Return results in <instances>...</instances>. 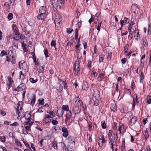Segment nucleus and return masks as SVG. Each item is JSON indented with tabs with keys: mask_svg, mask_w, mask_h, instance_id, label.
<instances>
[{
	"mask_svg": "<svg viewBox=\"0 0 151 151\" xmlns=\"http://www.w3.org/2000/svg\"><path fill=\"white\" fill-rule=\"evenodd\" d=\"M80 69L79 62L78 61H76L74 64L73 70L75 71V74L77 75Z\"/></svg>",
	"mask_w": 151,
	"mask_h": 151,
	"instance_id": "f257e3e1",
	"label": "nucleus"
},
{
	"mask_svg": "<svg viewBox=\"0 0 151 151\" xmlns=\"http://www.w3.org/2000/svg\"><path fill=\"white\" fill-rule=\"evenodd\" d=\"M12 29L13 32L14 33L15 35H17L18 38H23V36L22 35L18 33V28L14 24L12 26Z\"/></svg>",
	"mask_w": 151,
	"mask_h": 151,
	"instance_id": "f03ea898",
	"label": "nucleus"
},
{
	"mask_svg": "<svg viewBox=\"0 0 151 151\" xmlns=\"http://www.w3.org/2000/svg\"><path fill=\"white\" fill-rule=\"evenodd\" d=\"M68 139L69 141V145L73 148L75 146V139L72 136H70L68 137Z\"/></svg>",
	"mask_w": 151,
	"mask_h": 151,
	"instance_id": "7ed1b4c3",
	"label": "nucleus"
},
{
	"mask_svg": "<svg viewBox=\"0 0 151 151\" xmlns=\"http://www.w3.org/2000/svg\"><path fill=\"white\" fill-rule=\"evenodd\" d=\"M72 117V114L71 111H68L66 112L65 117L66 118L65 120V123L67 124L68 121Z\"/></svg>",
	"mask_w": 151,
	"mask_h": 151,
	"instance_id": "20e7f679",
	"label": "nucleus"
},
{
	"mask_svg": "<svg viewBox=\"0 0 151 151\" xmlns=\"http://www.w3.org/2000/svg\"><path fill=\"white\" fill-rule=\"evenodd\" d=\"M118 138V136L117 134H115L114 133L113 134V136H112L111 138V139L110 138H109V141L116 143V141L117 139Z\"/></svg>",
	"mask_w": 151,
	"mask_h": 151,
	"instance_id": "39448f33",
	"label": "nucleus"
},
{
	"mask_svg": "<svg viewBox=\"0 0 151 151\" xmlns=\"http://www.w3.org/2000/svg\"><path fill=\"white\" fill-rule=\"evenodd\" d=\"M31 111H26L24 114V116L26 120H29L31 119Z\"/></svg>",
	"mask_w": 151,
	"mask_h": 151,
	"instance_id": "423d86ee",
	"label": "nucleus"
},
{
	"mask_svg": "<svg viewBox=\"0 0 151 151\" xmlns=\"http://www.w3.org/2000/svg\"><path fill=\"white\" fill-rule=\"evenodd\" d=\"M129 19L126 17H124L123 20H120V24L122 27H123L124 25L128 23L129 22Z\"/></svg>",
	"mask_w": 151,
	"mask_h": 151,
	"instance_id": "0eeeda50",
	"label": "nucleus"
},
{
	"mask_svg": "<svg viewBox=\"0 0 151 151\" xmlns=\"http://www.w3.org/2000/svg\"><path fill=\"white\" fill-rule=\"evenodd\" d=\"M101 138H100L98 140V144L99 146H102L103 143L105 142V139L104 136H102Z\"/></svg>",
	"mask_w": 151,
	"mask_h": 151,
	"instance_id": "6e6552de",
	"label": "nucleus"
},
{
	"mask_svg": "<svg viewBox=\"0 0 151 151\" xmlns=\"http://www.w3.org/2000/svg\"><path fill=\"white\" fill-rule=\"evenodd\" d=\"M46 7L45 6L41 7L39 9V13L45 15Z\"/></svg>",
	"mask_w": 151,
	"mask_h": 151,
	"instance_id": "1a4fd4ad",
	"label": "nucleus"
},
{
	"mask_svg": "<svg viewBox=\"0 0 151 151\" xmlns=\"http://www.w3.org/2000/svg\"><path fill=\"white\" fill-rule=\"evenodd\" d=\"M62 131L63 132V136L66 137L68 135V132L66 128L65 127H63L62 129Z\"/></svg>",
	"mask_w": 151,
	"mask_h": 151,
	"instance_id": "9d476101",
	"label": "nucleus"
},
{
	"mask_svg": "<svg viewBox=\"0 0 151 151\" xmlns=\"http://www.w3.org/2000/svg\"><path fill=\"white\" fill-rule=\"evenodd\" d=\"M22 109V106L19 103V102L17 104V109L16 111V113L17 114V115H18L17 114H18V116H19V114L20 113V111H19V110H21Z\"/></svg>",
	"mask_w": 151,
	"mask_h": 151,
	"instance_id": "9b49d317",
	"label": "nucleus"
},
{
	"mask_svg": "<svg viewBox=\"0 0 151 151\" xmlns=\"http://www.w3.org/2000/svg\"><path fill=\"white\" fill-rule=\"evenodd\" d=\"M65 1V0H58L57 1L58 6H59L60 8L64 5Z\"/></svg>",
	"mask_w": 151,
	"mask_h": 151,
	"instance_id": "f8f14e48",
	"label": "nucleus"
},
{
	"mask_svg": "<svg viewBox=\"0 0 151 151\" xmlns=\"http://www.w3.org/2000/svg\"><path fill=\"white\" fill-rule=\"evenodd\" d=\"M89 85L86 82L84 83L83 84L82 86V88L83 90L87 91L88 90Z\"/></svg>",
	"mask_w": 151,
	"mask_h": 151,
	"instance_id": "ddd939ff",
	"label": "nucleus"
},
{
	"mask_svg": "<svg viewBox=\"0 0 151 151\" xmlns=\"http://www.w3.org/2000/svg\"><path fill=\"white\" fill-rule=\"evenodd\" d=\"M7 79L8 80L7 85L10 88L12 87V83H13L14 82L12 78L9 76L7 77Z\"/></svg>",
	"mask_w": 151,
	"mask_h": 151,
	"instance_id": "4468645a",
	"label": "nucleus"
},
{
	"mask_svg": "<svg viewBox=\"0 0 151 151\" xmlns=\"http://www.w3.org/2000/svg\"><path fill=\"white\" fill-rule=\"evenodd\" d=\"M60 129V127L58 125L54 126L52 128V131L53 133H56L57 131H59Z\"/></svg>",
	"mask_w": 151,
	"mask_h": 151,
	"instance_id": "2eb2a0df",
	"label": "nucleus"
},
{
	"mask_svg": "<svg viewBox=\"0 0 151 151\" xmlns=\"http://www.w3.org/2000/svg\"><path fill=\"white\" fill-rule=\"evenodd\" d=\"M19 39H16V38H14L13 41V46L15 47V48H17L18 47V41Z\"/></svg>",
	"mask_w": 151,
	"mask_h": 151,
	"instance_id": "dca6fc26",
	"label": "nucleus"
},
{
	"mask_svg": "<svg viewBox=\"0 0 151 151\" xmlns=\"http://www.w3.org/2000/svg\"><path fill=\"white\" fill-rule=\"evenodd\" d=\"M138 6L137 4H133L132 6L131 9L132 10H134V12L135 13V11H137L138 9Z\"/></svg>",
	"mask_w": 151,
	"mask_h": 151,
	"instance_id": "f3484780",
	"label": "nucleus"
},
{
	"mask_svg": "<svg viewBox=\"0 0 151 151\" xmlns=\"http://www.w3.org/2000/svg\"><path fill=\"white\" fill-rule=\"evenodd\" d=\"M50 4L52 5V7L55 8L58 6V3L55 2V0H50Z\"/></svg>",
	"mask_w": 151,
	"mask_h": 151,
	"instance_id": "a211bd4d",
	"label": "nucleus"
},
{
	"mask_svg": "<svg viewBox=\"0 0 151 151\" xmlns=\"http://www.w3.org/2000/svg\"><path fill=\"white\" fill-rule=\"evenodd\" d=\"M80 99L78 96L76 97L75 96V97L74 98L75 103L78 105H79L80 104Z\"/></svg>",
	"mask_w": 151,
	"mask_h": 151,
	"instance_id": "6ab92c4d",
	"label": "nucleus"
},
{
	"mask_svg": "<svg viewBox=\"0 0 151 151\" xmlns=\"http://www.w3.org/2000/svg\"><path fill=\"white\" fill-rule=\"evenodd\" d=\"M22 62L21 63V67L22 69L23 70H25L26 68L27 65V63L25 61H21Z\"/></svg>",
	"mask_w": 151,
	"mask_h": 151,
	"instance_id": "aec40b11",
	"label": "nucleus"
},
{
	"mask_svg": "<svg viewBox=\"0 0 151 151\" xmlns=\"http://www.w3.org/2000/svg\"><path fill=\"white\" fill-rule=\"evenodd\" d=\"M73 109L74 113L75 115L77 114L80 111V110L78 107H75L73 108Z\"/></svg>",
	"mask_w": 151,
	"mask_h": 151,
	"instance_id": "412c9836",
	"label": "nucleus"
},
{
	"mask_svg": "<svg viewBox=\"0 0 151 151\" xmlns=\"http://www.w3.org/2000/svg\"><path fill=\"white\" fill-rule=\"evenodd\" d=\"M137 117L136 116L133 117L131 119L130 122L132 124L131 125L132 126L133 124H134L136 122L137 120Z\"/></svg>",
	"mask_w": 151,
	"mask_h": 151,
	"instance_id": "4be33fe9",
	"label": "nucleus"
},
{
	"mask_svg": "<svg viewBox=\"0 0 151 151\" xmlns=\"http://www.w3.org/2000/svg\"><path fill=\"white\" fill-rule=\"evenodd\" d=\"M142 44L144 46L146 47L147 46L148 43L146 38H143L142 39Z\"/></svg>",
	"mask_w": 151,
	"mask_h": 151,
	"instance_id": "5701e85b",
	"label": "nucleus"
},
{
	"mask_svg": "<svg viewBox=\"0 0 151 151\" xmlns=\"http://www.w3.org/2000/svg\"><path fill=\"white\" fill-rule=\"evenodd\" d=\"M32 58L33 60L34 61V62L35 63V65H38L37 63V62L36 60V58L35 57V53H32Z\"/></svg>",
	"mask_w": 151,
	"mask_h": 151,
	"instance_id": "b1692460",
	"label": "nucleus"
},
{
	"mask_svg": "<svg viewBox=\"0 0 151 151\" xmlns=\"http://www.w3.org/2000/svg\"><path fill=\"white\" fill-rule=\"evenodd\" d=\"M45 15L42 14H40L37 16V19L39 20H43Z\"/></svg>",
	"mask_w": 151,
	"mask_h": 151,
	"instance_id": "393cba45",
	"label": "nucleus"
},
{
	"mask_svg": "<svg viewBox=\"0 0 151 151\" xmlns=\"http://www.w3.org/2000/svg\"><path fill=\"white\" fill-rule=\"evenodd\" d=\"M55 27L57 29L59 30L61 26L60 22H55Z\"/></svg>",
	"mask_w": 151,
	"mask_h": 151,
	"instance_id": "a878e982",
	"label": "nucleus"
},
{
	"mask_svg": "<svg viewBox=\"0 0 151 151\" xmlns=\"http://www.w3.org/2000/svg\"><path fill=\"white\" fill-rule=\"evenodd\" d=\"M31 100V105L33 106L35 103V96H33V97L30 99Z\"/></svg>",
	"mask_w": 151,
	"mask_h": 151,
	"instance_id": "bb28decb",
	"label": "nucleus"
},
{
	"mask_svg": "<svg viewBox=\"0 0 151 151\" xmlns=\"http://www.w3.org/2000/svg\"><path fill=\"white\" fill-rule=\"evenodd\" d=\"M111 111L115 112L116 110V106L115 104H112L110 107Z\"/></svg>",
	"mask_w": 151,
	"mask_h": 151,
	"instance_id": "cd10ccee",
	"label": "nucleus"
},
{
	"mask_svg": "<svg viewBox=\"0 0 151 151\" xmlns=\"http://www.w3.org/2000/svg\"><path fill=\"white\" fill-rule=\"evenodd\" d=\"M22 45L24 51L25 52L27 51H28V49L27 48V45L24 42H23L22 43Z\"/></svg>",
	"mask_w": 151,
	"mask_h": 151,
	"instance_id": "c85d7f7f",
	"label": "nucleus"
},
{
	"mask_svg": "<svg viewBox=\"0 0 151 151\" xmlns=\"http://www.w3.org/2000/svg\"><path fill=\"white\" fill-rule=\"evenodd\" d=\"M144 137L145 141L147 140L149 137L148 133L147 130H146L145 132Z\"/></svg>",
	"mask_w": 151,
	"mask_h": 151,
	"instance_id": "c756f323",
	"label": "nucleus"
},
{
	"mask_svg": "<svg viewBox=\"0 0 151 151\" xmlns=\"http://www.w3.org/2000/svg\"><path fill=\"white\" fill-rule=\"evenodd\" d=\"M28 121L24 122V125H29V126H30L33 123V122L31 120H27Z\"/></svg>",
	"mask_w": 151,
	"mask_h": 151,
	"instance_id": "7c9ffc66",
	"label": "nucleus"
},
{
	"mask_svg": "<svg viewBox=\"0 0 151 151\" xmlns=\"http://www.w3.org/2000/svg\"><path fill=\"white\" fill-rule=\"evenodd\" d=\"M101 21L100 20H99L98 22V25L97 26H96L97 29L99 31V32L100 30V28L101 26Z\"/></svg>",
	"mask_w": 151,
	"mask_h": 151,
	"instance_id": "2f4dec72",
	"label": "nucleus"
},
{
	"mask_svg": "<svg viewBox=\"0 0 151 151\" xmlns=\"http://www.w3.org/2000/svg\"><path fill=\"white\" fill-rule=\"evenodd\" d=\"M59 144L60 145L61 147L63 149V151H64V150H66V147L65 145V144L63 142H61L59 143Z\"/></svg>",
	"mask_w": 151,
	"mask_h": 151,
	"instance_id": "473e14b6",
	"label": "nucleus"
},
{
	"mask_svg": "<svg viewBox=\"0 0 151 151\" xmlns=\"http://www.w3.org/2000/svg\"><path fill=\"white\" fill-rule=\"evenodd\" d=\"M124 125L123 124H121L119 125L118 127V130L119 131V134H121V130L122 128L124 129Z\"/></svg>",
	"mask_w": 151,
	"mask_h": 151,
	"instance_id": "72a5a7b5",
	"label": "nucleus"
},
{
	"mask_svg": "<svg viewBox=\"0 0 151 151\" xmlns=\"http://www.w3.org/2000/svg\"><path fill=\"white\" fill-rule=\"evenodd\" d=\"M63 110H64L65 111H68L69 107L68 105H65L63 106L62 107Z\"/></svg>",
	"mask_w": 151,
	"mask_h": 151,
	"instance_id": "f704fd0d",
	"label": "nucleus"
},
{
	"mask_svg": "<svg viewBox=\"0 0 151 151\" xmlns=\"http://www.w3.org/2000/svg\"><path fill=\"white\" fill-rule=\"evenodd\" d=\"M104 77V74L103 73H101L99 76L97 78L98 80V81H101Z\"/></svg>",
	"mask_w": 151,
	"mask_h": 151,
	"instance_id": "c9c22d12",
	"label": "nucleus"
},
{
	"mask_svg": "<svg viewBox=\"0 0 151 151\" xmlns=\"http://www.w3.org/2000/svg\"><path fill=\"white\" fill-rule=\"evenodd\" d=\"M15 142L18 146L20 147L22 146V145L19 140L16 139L15 140Z\"/></svg>",
	"mask_w": 151,
	"mask_h": 151,
	"instance_id": "e433bc0d",
	"label": "nucleus"
},
{
	"mask_svg": "<svg viewBox=\"0 0 151 151\" xmlns=\"http://www.w3.org/2000/svg\"><path fill=\"white\" fill-rule=\"evenodd\" d=\"M25 86L24 83H22L20 84L19 86L18 87L20 88H21V91L23 90L25 88Z\"/></svg>",
	"mask_w": 151,
	"mask_h": 151,
	"instance_id": "4c0bfd02",
	"label": "nucleus"
},
{
	"mask_svg": "<svg viewBox=\"0 0 151 151\" xmlns=\"http://www.w3.org/2000/svg\"><path fill=\"white\" fill-rule=\"evenodd\" d=\"M4 6L6 7L7 11H8L9 12V8H10L9 7H10V5L9 4V3H8V2H6V3H5L4 4Z\"/></svg>",
	"mask_w": 151,
	"mask_h": 151,
	"instance_id": "58836bf2",
	"label": "nucleus"
},
{
	"mask_svg": "<svg viewBox=\"0 0 151 151\" xmlns=\"http://www.w3.org/2000/svg\"><path fill=\"white\" fill-rule=\"evenodd\" d=\"M10 61L12 64H15L16 63V59L14 57L12 56L11 58Z\"/></svg>",
	"mask_w": 151,
	"mask_h": 151,
	"instance_id": "ea45409f",
	"label": "nucleus"
},
{
	"mask_svg": "<svg viewBox=\"0 0 151 151\" xmlns=\"http://www.w3.org/2000/svg\"><path fill=\"white\" fill-rule=\"evenodd\" d=\"M101 127L103 129H105L106 128V125L104 121H102L101 122Z\"/></svg>",
	"mask_w": 151,
	"mask_h": 151,
	"instance_id": "a19ab883",
	"label": "nucleus"
},
{
	"mask_svg": "<svg viewBox=\"0 0 151 151\" xmlns=\"http://www.w3.org/2000/svg\"><path fill=\"white\" fill-rule=\"evenodd\" d=\"M52 146L55 149H57V143L55 141H54L52 142Z\"/></svg>",
	"mask_w": 151,
	"mask_h": 151,
	"instance_id": "79ce46f5",
	"label": "nucleus"
},
{
	"mask_svg": "<svg viewBox=\"0 0 151 151\" xmlns=\"http://www.w3.org/2000/svg\"><path fill=\"white\" fill-rule=\"evenodd\" d=\"M44 70V69L42 66H40L38 70V71L39 73H42Z\"/></svg>",
	"mask_w": 151,
	"mask_h": 151,
	"instance_id": "37998d69",
	"label": "nucleus"
},
{
	"mask_svg": "<svg viewBox=\"0 0 151 151\" xmlns=\"http://www.w3.org/2000/svg\"><path fill=\"white\" fill-rule=\"evenodd\" d=\"M39 104L43 105L44 103V100L43 99H40L38 100Z\"/></svg>",
	"mask_w": 151,
	"mask_h": 151,
	"instance_id": "c03bdc74",
	"label": "nucleus"
},
{
	"mask_svg": "<svg viewBox=\"0 0 151 151\" xmlns=\"http://www.w3.org/2000/svg\"><path fill=\"white\" fill-rule=\"evenodd\" d=\"M10 38H18V36H17V35H15L14 33H13L12 34H11L10 36Z\"/></svg>",
	"mask_w": 151,
	"mask_h": 151,
	"instance_id": "a18cd8bd",
	"label": "nucleus"
},
{
	"mask_svg": "<svg viewBox=\"0 0 151 151\" xmlns=\"http://www.w3.org/2000/svg\"><path fill=\"white\" fill-rule=\"evenodd\" d=\"M132 70H133V72L134 73H137L138 68L137 67H135L134 68H133Z\"/></svg>",
	"mask_w": 151,
	"mask_h": 151,
	"instance_id": "49530a36",
	"label": "nucleus"
},
{
	"mask_svg": "<svg viewBox=\"0 0 151 151\" xmlns=\"http://www.w3.org/2000/svg\"><path fill=\"white\" fill-rule=\"evenodd\" d=\"M148 99L147 103L148 104H150L151 103V96H150L148 95L147 97Z\"/></svg>",
	"mask_w": 151,
	"mask_h": 151,
	"instance_id": "de8ad7c7",
	"label": "nucleus"
},
{
	"mask_svg": "<svg viewBox=\"0 0 151 151\" xmlns=\"http://www.w3.org/2000/svg\"><path fill=\"white\" fill-rule=\"evenodd\" d=\"M13 14L12 13H9L8 15V19L9 20H11L13 18Z\"/></svg>",
	"mask_w": 151,
	"mask_h": 151,
	"instance_id": "09e8293b",
	"label": "nucleus"
},
{
	"mask_svg": "<svg viewBox=\"0 0 151 151\" xmlns=\"http://www.w3.org/2000/svg\"><path fill=\"white\" fill-rule=\"evenodd\" d=\"M56 43V42L55 40H52L51 43V45L52 47H54L55 48V47Z\"/></svg>",
	"mask_w": 151,
	"mask_h": 151,
	"instance_id": "8fccbe9b",
	"label": "nucleus"
},
{
	"mask_svg": "<svg viewBox=\"0 0 151 151\" xmlns=\"http://www.w3.org/2000/svg\"><path fill=\"white\" fill-rule=\"evenodd\" d=\"M6 140V138L4 136L0 137V140L2 142H4Z\"/></svg>",
	"mask_w": 151,
	"mask_h": 151,
	"instance_id": "3c124183",
	"label": "nucleus"
},
{
	"mask_svg": "<svg viewBox=\"0 0 151 151\" xmlns=\"http://www.w3.org/2000/svg\"><path fill=\"white\" fill-rule=\"evenodd\" d=\"M94 105L97 106H98L99 104V101L98 99H96L94 102Z\"/></svg>",
	"mask_w": 151,
	"mask_h": 151,
	"instance_id": "603ef678",
	"label": "nucleus"
},
{
	"mask_svg": "<svg viewBox=\"0 0 151 151\" xmlns=\"http://www.w3.org/2000/svg\"><path fill=\"white\" fill-rule=\"evenodd\" d=\"M59 113L58 114V116L59 117V116L60 115V116L61 117V116L63 115V111L62 110H60L59 111Z\"/></svg>",
	"mask_w": 151,
	"mask_h": 151,
	"instance_id": "864d4df0",
	"label": "nucleus"
},
{
	"mask_svg": "<svg viewBox=\"0 0 151 151\" xmlns=\"http://www.w3.org/2000/svg\"><path fill=\"white\" fill-rule=\"evenodd\" d=\"M44 54L46 58L48 57L49 56L48 55V50L47 49L45 50Z\"/></svg>",
	"mask_w": 151,
	"mask_h": 151,
	"instance_id": "5fc2aeb1",
	"label": "nucleus"
},
{
	"mask_svg": "<svg viewBox=\"0 0 151 151\" xmlns=\"http://www.w3.org/2000/svg\"><path fill=\"white\" fill-rule=\"evenodd\" d=\"M55 18H57L58 19H61V17L59 13H57L55 14Z\"/></svg>",
	"mask_w": 151,
	"mask_h": 151,
	"instance_id": "6e6d98bb",
	"label": "nucleus"
},
{
	"mask_svg": "<svg viewBox=\"0 0 151 151\" xmlns=\"http://www.w3.org/2000/svg\"><path fill=\"white\" fill-rule=\"evenodd\" d=\"M52 123L54 125H57L58 124V122L56 120H53L52 122Z\"/></svg>",
	"mask_w": 151,
	"mask_h": 151,
	"instance_id": "4d7b16f0",
	"label": "nucleus"
},
{
	"mask_svg": "<svg viewBox=\"0 0 151 151\" xmlns=\"http://www.w3.org/2000/svg\"><path fill=\"white\" fill-rule=\"evenodd\" d=\"M78 29H75V38H78Z\"/></svg>",
	"mask_w": 151,
	"mask_h": 151,
	"instance_id": "13d9d810",
	"label": "nucleus"
},
{
	"mask_svg": "<svg viewBox=\"0 0 151 151\" xmlns=\"http://www.w3.org/2000/svg\"><path fill=\"white\" fill-rule=\"evenodd\" d=\"M114 142H111V141L109 142V143L110 145L109 147L111 149H113L114 147Z\"/></svg>",
	"mask_w": 151,
	"mask_h": 151,
	"instance_id": "bf43d9fd",
	"label": "nucleus"
},
{
	"mask_svg": "<svg viewBox=\"0 0 151 151\" xmlns=\"http://www.w3.org/2000/svg\"><path fill=\"white\" fill-rule=\"evenodd\" d=\"M125 139L124 138L122 139V143L121 148H124L125 147Z\"/></svg>",
	"mask_w": 151,
	"mask_h": 151,
	"instance_id": "052dcab7",
	"label": "nucleus"
},
{
	"mask_svg": "<svg viewBox=\"0 0 151 151\" xmlns=\"http://www.w3.org/2000/svg\"><path fill=\"white\" fill-rule=\"evenodd\" d=\"M129 45L127 44L124 47V51L125 53H127V52L128 49Z\"/></svg>",
	"mask_w": 151,
	"mask_h": 151,
	"instance_id": "680f3d73",
	"label": "nucleus"
},
{
	"mask_svg": "<svg viewBox=\"0 0 151 151\" xmlns=\"http://www.w3.org/2000/svg\"><path fill=\"white\" fill-rule=\"evenodd\" d=\"M73 31V29L70 28H68L67 30V33H70Z\"/></svg>",
	"mask_w": 151,
	"mask_h": 151,
	"instance_id": "e2e57ef3",
	"label": "nucleus"
},
{
	"mask_svg": "<svg viewBox=\"0 0 151 151\" xmlns=\"http://www.w3.org/2000/svg\"><path fill=\"white\" fill-rule=\"evenodd\" d=\"M0 114L3 116H4L6 114L5 112L2 110L0 111Z\"/></svg>",
	"mask_w": 151,
	"mask_h": 151,
	"instance_id": "0e129e2a",
	"label": "nucleus"
},
{
	"mask_svg": "<svg viewBox=\"0 0 151 151\" xmlns=\"http://www.w3.org/2000/svg\"><path fill=\"white\" fill-rule=\"evenodd\" d=\"M30 81L32 83H35L37 82V81L35 80L33 78H31L30 79Z\"/></svg>",
	"mask_w": 151,
	"mask_h": 151,
	"instance_id": "69168bd1",
	"label": "nucleus"
},
{
	"mask_svg": "<svg viewBox=\"0 0 151 151\" xmlns=\"http://www.w3.org/2000/svg\"><path fill=\"white\" fill-rule=\"evenodd\" d=\"M140 81H143L144 78V74L142 72L141 73V75L140 76Z\"/></svg>",
	"mask_w": 151,
	"mask_h": 151,
	"instance_id": "338daca9",
	"label": "nucleus"
},
{
	"mask_svg": "<svg viewBox=\"0 0 151 151\" xmlns=\"http://www.w3.org/2000/svg\"><path fill=\"white\" fill-rule=\"evenodd\" d=\"M6 52L4 51L3 50L2 51L0 55L1 56H3L5 55L6 54Z\"/></svg>",
	"mask_w": 151,
	"mask_h": 151,
	"instance_id": "774afa93",
	"label": "nucleus"
}]
</instances>
